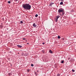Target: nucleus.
<instances>
[{"label":"nucleus","mask_w":76,"mask_h":76,"mask_svg":"<svg viewBox=\"0 0 76 76\" xmlns=\"http://www.w3.org/2000/svg\"><path fill=\"white\" fill-rule=\"evenodd\" d=\"M55 20H56V18H55Z\"/></svg>","instance_id":"cd10ccee"},{"label":"nucleus","mask_w":76,"mask_h":76,"mask_svg":"<svg viewBox=\"0 0 76 76\" xmlns=\"http://www.w3.org/2000/svg\"><path fill=\"white\" fill-rule=\"evenodd\" d=\"M57 76H60V74H57Z\"/></svg>","instance_id":"2eb2a0df"},{"label":"nucleus","mask_w":76,"mask_h":76,"mask_svg":"<svg viewBox=\"0 0 76 76\" xmlns=\"http://www.w3.org/2000/svg\"><path fill=\"white\" fill-rule=\"evenodd\" d=\"M38 14H37L35 15V17L37 18V17H38Z\"/></svg>","instance_id":"9d476101"},{"label":"nucleus","mask_w":76,"mask_h":76,"mask_svg":"<svg viewBox=\"0 0 76 76\" xmlns=\"http://www.w3.org/2000/svg\"><path fill=\"white\" fill-rule=\"evenodd\" d=\"M8 3H9V4H10V3H11L10 1H8Z\"/></svg>","instance_id":"a211bd4d"},{"label":"nucleus","mask_w":76,"mask_h":76,"mask_svg":"<svg viewBox=\"0 0 76 76\" xmlns=\"http://www.w3.org/2000/svg\"><path fill=\"white\" fill-rule=\"evenodd\" d=\"M35 75H37V74L36 73H35Z\"/></svg>","instance_id":"bb28decb"},{"label":"nucleus","mask_w":76,"mask_h":76,"mask_svg":"<svg viewBox=\"0 0 76 76\" xmlns=\"http://www.w3.org/2000/svg\"><path fill=\"white\" fill-rule=\"evenodd\" d=\"M64 10L60 9H59L58 10V12L59 13H61L62 12H64Z\"/></svg>","instance_id":"f03ea898"},{"label":"nucleus","mask_w":76,"mask_h":76,"mask_svg":"<svg viewBox=\"0 0 76 76\" xmlns=\"http://www.w3.org/2000/svg\"><path fill=\"white\" fill-rule=\"evenodd\" d=\"M58 39H60V36H58Z\"/></svg>","instance_id":"f8f14e48"},{"label":"nucleus","mask_w":76,"mask_h":76,"mask_svg":"<svg viewBox=\"0 0 76 76\" xmlns=\"http://www.w3.org/2000/svg\"><path fill=\"white\" fill-rule=\"evenodd\" d=\"M63 4V2H61L60 3V5H62Z\"/></svg>","instance_id":"6e6552de"},{"label":"nucleus","mask_w":76,"mask_h":76,"mask_svg":"<svg viewBox=\"0 0 76 76\" xmlns=\"http://www.w3.org/2000/svg\"><path fill=\"white\" fill-rule=\"evenodd\" d=\"M42 44H43V45L45 44V43H44V42H43V43H42Z\"/></svg>","instance_id":"412c9836"},{"label":"nucleus","mask_w":76,"mask_h":76,"mask_svg":"<svg viewBox=\"0 0 76 76\" xmlns=\"http://www.w3.org/2000/svg\"><path fill=\"white\" fill-rule=\"evenodd\" d=\"M54 3H52V2H51L50 4L49 5L50 6H52V5H53V4Z\"/></svg>","instance_id":"423d86ee"},{"label":"nucleus","mask_w":76,"mask_h":76,"mask_svg":"<svg viewBox=\"0 0 76 76\" xmlns=\"http://www.w3.org/2000/svg\"><path fill=\"white\" fill-rule=\"evenodd\" d=\"M57 18L56 20V22H57L58 20V19L59 18H60V15H58L56 17Z\"/></svg>","instance_id":"7ed1b4c3"},{"label":"nucleus","mask_w":76,"mask_h":76,"mask_svg":"<svg viewBox=\"0 0 76 76\" xmlns=\"http://www.w3.org/2000/svg\"><path fill=\"white\" fill-rule=\"evenodd\" d=\"M23 40H25V39H25V38H23Z\"/></svg>","instance_id":"aec40b11"},{"label":"nucleus","mask_w":76,"mask_h":76,"mask_svg":"<svg viewBox=\"0 0 76 76\" xmlns=\"http://www.w3.org/2000/svg\"><path fill=\"white\" fill-rule=\"evenodd\" d=\"M70 58H68V60H70Z\"/></svg>","instance_id":"5701e85b"},{"label":"nucleus","mask_w":76,"mask_h":76,"mask_svg":"<svg viewBox=\"0 0 76 76\" xmlns=\"http://www.w3.org/2000/svg\"><path fill=\"white\" fill-rule=\"evenodd\" d=\"M18 54H19V53H18Z\"/></svg>","instance_id":"393cba45"},{"label":"nucleus","mask_w":76,"mask_h":76,"mask_svg":"<svg viewBox=\"0 0 76 76\" xmlns=\"http://www.w3.org/2000/svg\"><path fill=\"white\" fill-rule=\"evenodd\" d=\"M15 1H18V0H15Z\"/></svg>","instance_id":"4be33fe9"},{"label":"nucleus","mask_w":76,"mask_h":76,"mask_svg":"<svg viewBox=\"0 0 76 76\" xmlns=\"http://www.w3.org/2000/svg\"><path fill=\"white\" fill-rule=\"evenodd\" d=\"M42 51L43 53H45V51L44 50H42Z\"/></svg>","instance_id":"ddd939ff"},{"label":"nucleus","mask_w":76,"mask_h":76,"mask_svg":"<svg viewBox=\"0 0 76 76\" xmlns=\"http://www.w3.org/2000/svg\"><path fill=\"white\" fill-rule=\"evenodd\" d=\"M49 52L50 53H51V54H52L53 53V52L51 50H50Z\"/></svg>","instance_id":"0eeeda50"},{"label":"nucleus","mask_w":76,"mask_h":76,"mask_svg":"<svg viewBox=\"0 0 76 76\" xmlns=\"http://www.w3.org/2000/svg\"><path fill=\"white\" fill-rule=\"evenodd\" d=\"M27 44H29L28 43Z\"/></svg>","instance_id":"b1692460"},{"label":"nucleus","mask_w":76,"mask_h":76,"mask_svg":"<svg viewBox=\"0 0 76 76\" xmlns=\"http://www.w3.org/2000/svg\"><path fill=\"white\" fill-rule=\"evenodd\" d=\"M33 26L34 27H37V25H36L35 23L33 24Z\"/></svg>","instance_id":"39448f33"},{"label":"nucleus","mask_w":76,"mask_h":76,"mask_svg":"<svg viewBox=\"0 0 76 76\" xmlns=\"http://www.w3.org/2000/svg\"><path fill=\"white\" fill-rule=\"evenodd\" d=\"M10 75H11V73H8V75H9V76H10Z\"/></svg>","instance_id":"6ab92c4d"},{"label":"nucleus","mask_w":76,"mask_h":76,"mask_svg":"<svg viewBox=\"0 0 76 76\" xmlns=\"http://www.w3.org/2000/svg\"><path fill=\"white\" fill-rule=\"evenodd\" d=\"M62 15H64V14H65L64 11L63 12H62Z\"/></svg>","instance_id":"1a4fd4ad"},{"label":"nucleus","mask_w":76,"mask_h":76,"mask_svg":"<svg viewBox=\"0 0 76 76\" xmlns=\"http://www.w3.org/2000/svg\"><path fill=\"white\" fill-rule=\"evenodd\" d=\"M72 72H75V70L73 69H72Z\"/></svg>","instance_id":"9b49d317"},{"label":"nucleus","mask_w":76,"mask_h":76,"mask_svg":"<svg viewBox=\"0 0 76 76\" xmlns=\"http://www.w3.org/2000/svg\"><path fill=\"white\" fill-rule=\"evenodd\" d=\"M23 8L25 10H30L31 9V6L29 4H24L23 6Z\"/></svg>","instance_id":"f257e3e1"},{"label":"nucleus","mask_w":76,"mask_h":76,"mask_svg":"<svg viewBox=\"0 0 76 76\" xmlns=\"http://www.w3.org/2000/svg\"><path fill=\"white\" fill-rule=\"evenodd\" d=\"M31 66H32V67H33V66H34V64H32L31 65Z\"/></svg>","instance_id":"f3484780"},{"label":"nucleus","mask_w":76,"mask_h":76,"mask_svg":"<svg viewBox=\"0 0 76 76\" xmlns=\"http://www.w3.org/2000/svg\"><path fill=\"white\" fill-rule=\"evenodd\" d=\"M64 63V61H61V63Z\"/></svg>","instance_id":"4468645a"},{"label":"nucleus","mask_w":76,"mask_h":76,"mask_svg":"<svg viewBox=\"0 0 76 76\" xmlns=\"http://www.w3.org/2000/svg\"><path fill=\"white\" fill-rule=\"evenodd\" d=\"M20 23H23V21H20Z\"/></svg>","instance_id":"dca6fc26"},{"label":"nucleus","mask_w":76,"mask_h":76,"mask_svg":"<svg viewBox=\"0 0 76 76\" xmlns=\"http://www.w3.org/2000/svg\"><path fill=\"white\" fill-rule=\"evenodd\" d=\"M27 71H28V72H29V71H28V70Z\"/></svg>","instance_id":"a878e982"},{"label":"nucleus","mask_w":76,"mask_h":76,"mask_svg":"<svg viewBox=\"0 0 76 76\" xmlns=\"http://www.w3.org/2000/svg\"><path fill=\"white\" fill-rule=\"evenodd\" d=\"M17 47H19V48H22V46L21 45H17Z\"/></svg>","instance_id":"20e7f679"}]
</instances>
